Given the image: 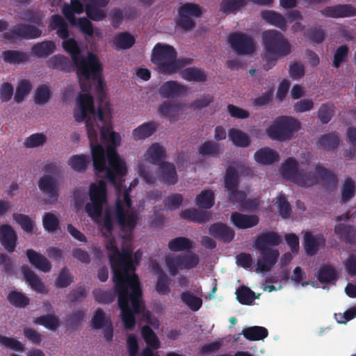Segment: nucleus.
<instances>
[{"instance_id": "1", "label": "nucleus", "mask_w": 356, "mask_h": 356, "mask_svg": "<svg viewBox=\"0 0 356 356\" xmlns=\"http://www.w3.org/2000/svg\"><path fill=\"white\" fill-rule=\"evenodd\" d=\"M81 88L86 93L79 95L74 117L78 122L86 120L94 170L97 176L104 177L111 184L119 186L127 172L125 163L116 150L121 141L120 135L111 131L102 108L99 107L96 113L90 86L81 83Z\"/></svg>"}, {"instance_id": "2", "label": "nucleus", "mask_w": 356, "mask_h": 356, "mask_svg": "<svg viewBox=\"0 0 356 356\" xmlns=\"http://www.w3.org/2000/svg\"><path fill=\"white\" fill-rule=\"evenodd\" d=\"M103 227L106 231L102 232L106 238L105 247L110 252V264L113 273V282L119 295V304L123 313V319L127 325L131 327L134 324L130 314L128 302L131 300L134 309L138 310V298L141 295V287L138 275L134 273L131 250L124 248L120 252L115 238L112 235L113 220L112 213L107 210L103 220Z\"/></svg>"}, {"instance_id": "3", "label": "nucleus", "mask_w": 356, "mask_h": 356, "mask_svg": "<svg viewBox=\"0 0 356 356\" xmlns=\"http://www.w3.org/2000/svg\"><path fill=\"white\" fill-rule=\"evenodd\" d=\"M261 43L264 53L262 59L265 62L264 69H272L280 58L289 55L291 44L288 39L280 31L274 29L266 30L261 33Z\"/></svg>"}, {"instance_id": "4", "label": "nucleus", "mask_w": 356, "mask_h": 356, "mask_svg": "<svg viewBox=\"0 0 356 356\" xmlns=\"http://www.w3.org/2000/svg\"><path fill=\"white\" fill-rule=\"evenodd\" d=\"M177 58V52L172 46L157 43L152 49L151 61L155 65L157 72L165 75L174 74L193 62L191 58Z\"/></svg>"}, {"instance_id": "5", "label": "nucleus", "mask_w": 356, "mask_h": 356, "mask_svg": "<svg viewBox=\"0 0 356 356\" xmlns=\"http://www.w3.org/2000/svg\"><path fill=\"white\" fill-rule=\"evenodd\" d=\"M79 79H98L96 91L98 100L102 103L106 98V92L104 90V83L102 79V66L97 56L92 52L88 54L87 57L81 56L73 63Z\"/></svg>"}, {"instance_id": "6", "label": "nucleus", "mask_w": 356, "mask_h": 356, "mask_svg": "<svg viewBox=\"0 0 356 356\" xmlns=\"http://www.w3.org/2000/svg\"><path fill=\"white\" fill-rule=\"evenodd\" d=\"M132 202L130 197V188L126 189L123 193V200L118 196L115 200L114 218L122 232H126L129 237H132L139 220L138 213L136 210H129Z\"/></svg>"}, {"instance_id": "7", "label": "nucleus", "mask_w": 356, "mask_h": 356, "mask_svg": "<svg viewBox=\"0 0 356 356\" xmlns=\"http://www.w3.org/2000/svg\"><path fill=\"white\" fill-rule=\"evenodd\" d=\"M282 175L300 187H310L318 183V177L313 172L307 171L298 167V163L293 157H289L282 164Z\"/></svg>"}, {"instance_id": "8", "label": "nucleus", "mask_w": 356, "mask_h": 356, "mask_svg": "<svg viewBox=\"0 0 356 356\" xmlns=\"http://www.w3.org/2000/svg\"><path fill=\"white\" fill-rule=\"evenodd\" d=\"M300 127V122L297 119L281 115L275 118L266 131L270 139L283 142L291 139L293 133L298 131Z\"/></svg>"}, {"instance_id": "9", "label": "nucleus", "mask_w": 356, "mask_h": 356, "mask_svg": "<svg viewBox=\"0 0 356 356\" xmlns=\"http://www.w3.org/2000/svg\"><path fill=\"white\" fill-rule=\"evenodd\" d=\"M48 29L49 31L56 30L58 36L65 40L63 42V47L71 55L73 63L81 56V50L76 41L74 38L67 39L70 35L68 25L62 16L58 14L51 15Z\"/></svg>"}, {"instance_id": "10", "label": "nucleus", "mask_w": 356, "mask_h": 356, "mask_svg": "<svg viewBox=\"0 0 356 356\" xmlns=\"http://www.w3.org/2000/svg\"><path fill=\"white\" fill-rule=\"evenodd\" d=\"M91 202L87 203L85 210L88 215L93 219L101 216L103 206L107 203L106 184L101 180L97 184H92L89 189Z\"/></svg>"}, {"instance_id": "11", "label": "nucleus", "mask_w": 356, "mask_h": 356, "mask_svg": "<svg viewBox=\"0 0 356 356\" xmlns=\"http://www.w3.org/2000/svg\"><path fill=\"white\" fill-rule=\"evenodd\" d=\"M199 261V257L195 253L177 256L168 255L165 259V265L172 276L177 275L179 269L189 270L196 267Z\"/></svg>"}, {"instance_id": "12", "label": "nucleus", "mask_w": 356, "mask_h": 356, "mask_svg": "<svg viewBox=\"0 0 356 356\" xmlns=\"http://www.w3.org/2000/svg\"><path fill=\"white\" fill-rule=\"evenodd\" d=\"M42 35V31L37 26L26 23H19L14 25L8 32L3 35L7 40H15L17 38L32 40L38 38Z\"/></svg>"}, {"instance_id": "13", "label": "nucleus", "mask_w": 356, "mask_h": 356, "mask_svg": "<svg viewBox=\"0 0 356 356\" xmlns=\"http://www.w3.org/2000/svg\"><path fill=\"white\" fill-rule=\"evenodd\" d=\"M228 42L233 51L238 55H248L255 51L253 38L243 33H233L229 35Z\"/></svg>"}, {"instance_id": "14", "label": "nucleus", "mask_w": 356, "mask_h": 356, "mask_svg": "<svg viewBox=\"0 0 356 356\" xmlns=\"http://www.w3.org/2000/svg\"><path fill=\"white\" fill-rule=\"evenodd\" d=\"M261 259L257 262L256 273L268 272L277 263L280 252L277 249L264 248L258 250Z\"/></svg>"}, {"instance_id": "15", "label": "nucleus", "mask_w": 356, "mask_h": 356, "mask_svg": "<svg viewBox=\"0 0 356 356\" xmlns=\"http://www.w3.org/2000/svg\"><path fill=\"white\" fill-rule=\"evenodd\" d=\"M325 238L321 234L313 235L310 232H306L303 236L302 245L307 255L316 254L321 248L325 245Z\"/></svg>"}, {"instance_id": "16", "label": "nucleus", "mask_w": 356, "mask_h": 356, "mask_svg": "<svg viewBox=\"0 0 356 356\" xmlns=\"http://www.w3.org/2000/svg\"><path fill=\"white\" fill-rule=\"evenodd\" d=\"M322 15L331 18L350 17L356 15V9L350 4H337L326 6L320 10Z\"/></svg>"}, {"instance_id": "17", "label": "nucleus", "mask_w": 356, "mask_h": 356, "mask_svg": "<svg viewBox=\"0 0 356 356\" xmlns=\"http://www.w3.org/2000/svg\"><path fill=\"white\" fill-rule=\"evenodd\" d=\"M188 90L187 86L176 81L164 82L159 89V94L163 98L172 99L184 96Z\"/></svg>"}, {"instance_id": "18", "label": "nucleus", "mask_w": 356, "mask_h": 356, "mask_svg": "<svg viewBox=\"0 0 356 356\" xmlns=\"http://www.w3.org/2000/svg\"><path fill=\"white\" fill-rule=\"evenodd\" d=\"M282 243L281 236L274 231H267L259 234L254 241V248L257 250L271 248Z\"/></svg>"}, {"instance_id": "19", "label": "nucleus", "mask_w": 356, "mask_h": 356, "mask_svg": "<svg viewBox=\"0 0 356 356\" xmlns=\"http://www.w3.org/2000/svg\"><path fill=\"white\" fill-rule=\"evenodd\" d=\"M17 240V234L10 225L6 224L0 226V242L8 252L15 251Z\"/></svg>"}, {"instance_id": "20", "label": "nucleus", "mask_w": 356, "mask_h": 356, "mask_svg": "<svg viewBox=\"0 0 356 356\" xmlns=\"http://www.w3.org/2000/svg\"><path fill=\"white\" fill-rule=\"evenodd\" d=\"M158 176L159 180L167 185H175L178 182L175 165L168 161L159 163Z\"/></svg>"}, {"instance_id": "21", "label": "nucleus", "mask_w": 356, "mask_h": 356, "mask_svg": "<svg viewBox=\"0 0 356 356\" xmlns=\"http://www.w3.org/2000/svg\"><path fill=\"white\" fill-rule=\"evenodd\" d=\"M230 220L236 228L245 229L257 225L259 218L257 215H248L234 211L231 214Z\"/></svg>"}, {"instance_id": "22", "label": "nucleus", "mask_w": 356, "mask_h": 356, "mask_svg": "<svg viewBox=\"0 0 356 356\" xmlns=\"http://www.w3.org/2000/svg\"><path fill=\"white\" fill-rule=\"evenodd\" d=\"M141 298H142V294L140 295V298H138V310H136V311L134 309V307H133V304H132L131 300H130L128 302V305H129L128 307L129 308L130 314L132 315V317H133V319H134V324H133V326L131 327H128L126 323H125L126 321H124V319H123V313H122L121 307H120V311H121L122 321L123 322L124 328L127 329V330H133L134 328L135 325H136L135 315L140 314V313H142V314H143V319L145 322L152 325L153 326H155L156 325H158V321H156L155 322H154L152 321V316L150 312L148 311V310H145L144 309V307L142 306V303L143 302L141 301Z\"/></svg>"}, {"instance_id": "23", "label": "nucleus", "mask_w": 356, "mask_h": 356, "mask_svg": "<svg viewBox=\"0 0 356 356\" xmlns=\"http://www.w3.org/2000/svg\"><path fill=\"white\" fill-rule=\"evenodd\" d=\"M334 233L337 238L346 243H356V228L352 225L338 223L334 226Z\"/></svg>"}, {"instance_id": "24", "label": "nucleus", "mask_w": 356, "mask_h": 356, "mask_svg": "<svg viewBox=\"0 0 356 356\" xmlns=\"http://www.w3.org/2000/svg\"><path fill=\"white\" fill-rule=\"evenodd\" d=\"M209 233L215 238L220 239L225 243L231 242L235 236V232L222 222L212 224L209 227Z\"/></svg>"}, {"instance_id": "25", "label": "nucleus", "mask_w": 356, "mask_h": 356, "mask_svg": "<svg viewBox=\"0 0 356 356\" xmlns=\"http://www.w3.org/2000/svg\"><path fill=\"white\" fill-rule=\"evenodd\" d=\"M29 263L35 268L44 273H49L51 270L50 261L42 254L33 249H28L26 252Z\"/></svg>"}, {"instance_id": "26", "label": "nucleus", "mask_w": 356, "mask_h": 356, "mask_svg": "<svg viewBox=\"0 0 356 356\" xmlns=\"http://www.w3.org/2000/svg\"><path fill=\"white\" fill-rule=\"evenodd\" d=\"M40 190L50 198L58 197V187L56 180L49 175H44L38 181Z\"/></svg>"}, {"instance_id": "27", "label": "nucleus", "mask_w": 356, "mask_h": 356, "mask_svg": "<svg viewBox=\"0 0 356 356\" xmlns=\"http://www.w3.org/2000/svg\"><path fill=\"white\" fill-rule=\"evenodd\" d=\"M154 271L157 275L155 284V290L160 295H168L170 292V279L163 270L156 264L153 267Z\"/></svg>"}, {"instance_id": "28", "label": "nucleus", "mask_w": 356, "mask_h": 356, "mask_svg": "<svg viewBox=\"0 0 356 356\" xmlns=\"http://www.w3.org/2000/svg\"><path fill=\"white\" fill-rule=\"evenodd\" d=\"M179 216L181 218L188 221L204 223L210 220L211 214L207 211L198 210L197 209L192 208L181 211Z\"/></svg>"}, {"instance_id": "29", "label": "nucleus", "mask_w": 356, "mask_h": 356, "mask_svg": "<svg viewBox=\"0 0 356 356\" xmlns=\"http://www.w3.org/2000/svg\"><path fill=\"white\" fill-rule=\"evenodd\" d=\"M181 110V104L179 102L165 101L159 107L161 115L168 118L170 122L178 120L179 111Z\"/></svg>"}, {"instance_id": "30", "label": "nucleus", "mask_w": 356, "mask_h": 356, "mask_svg": "<svg viewBox=\"0 0 356 356\" xmlns=\"http://www.w3.org/2000/svg\"><path fill=\"white\" fill-rule=\"evenodd\" d=\"M144 156L149 163L159 165L161 162H165V150L158 143H154L148 147Z\"/></svg>"}, {"instance_id": "31", "label": "nucleus", "mask_w": 356, "mask_h": 356, "mask_svg": "<svg viewBox=\"0 0 356 356\" xmlns=\"http://www.w3.org/2000/svg\"><path fill=\"white\" fill-rule=\"evenodd\" d=\"M22 272L25 281L31 288L38 293L45 292V286L40 278L28 266L22 267Z\"/></svg>"}, {"instance_id": "32", "label": "nucleus", "mask_w": 356, "mask_h": 356, "mask_svg": "<svg viewBox=\"0 0 356 356\" xmlns=\"http://www.w3.org/2000/svg\"><path fill=\"white\" fill-rule=\"evenodd\" d=\"M48 65L54 70L65 72H70L74 68L73 62L72 63L67 57L60 54L52 56L48 60Z\"/></svg>"}, {"instance_id": "33", "label": "nucleus", "mask_w": 356, "mask_h": 356, "mask_svg": "<svg viewBox=\"0 0 356 356\" xmlns=\"http://www.w3.org/2000/svg\"><path fill=\"white\" fill-rule=\"evenodd\" d=\"M157 127L158 124L154 121L145 122L133 130V138L140 140L149 138L154 134Z\"/></svg>"}, {"instance_id": "34", "label": "nucleus", "mask_w": 356, "mask_h": 356, "mask_svg": "<svg viewBox=\"0 0 356 356\" xmlns=\"http://www.w3.org/2000/svg\"><path fill=\"white\" fill-rule=\"evenodd\" d=\"M255 161L263 165H270L279 161V154L269 147L258 149L254 155Z\"/></svg>"}, {"instance_id": "35", "label": "nucleus", "mask_w": 356, "mask_h": 356, "mask_svg": "<svg viewBox=\"0 0 356 356\" xmlns=\"http://www.w3.org/2000/svg\"><path fill=\"white\" fill-rule=\"evenodd\" d=\"M340 143L338 133L336 131L322 135L317 140L318 148L330 151L337 148Z\"/></svg>"}, {"instance_id": "36", "label": "nucleus", "mask_w": 356, "mask_h": 356, "mask_svg": "<svg viewBox=\"0 0 356 356\" xmlns=\"http://www.w3.org/2000/svg\"><path fill=\"white\" fill-rule=\"evenodd\" d=\"M262 19L270 24L285 31L286 30V21L283 15L273 10H264L261 13Z\"/></svg>"}, {"instance_id": "37", "label": "nucleus", "mask_w": 356, "mask_h": 356, "mask_svg": "<svg viewBox=\"0 0 356 356\" xmlns=\"http://www.w3.org/2000/svg\"><path fill=\"white\" fill-rule=\"evenodd\" d=\"M85 10L83 5L79 0H72L70 5L65 3L63 8V13L71 24H74L76 17L74 14H81Z\"/></svg>"}, {"instance_id": "38", "label": "nucleus", "mask_w": 356, "mask_h": 356, "mask_svg": "<svg viewBox=\"0 0 356 356\" xmlns=\"http://www.w3.org/2000/svg\"><path fill=\"white\" fill-rule=\"evenodd\" d=\"M356 193V183L350 177H347L341 186V204L348 202Z\"/></svg>"}, {"instance_id": "39", "label": "nucleus", "mask_w": 356, "mask_h": 356, "mask_svg": "<svg viewBox=\"0 0 356 356\" xmlns=\"http://www.w3.org/2000/svg\"><path fill=\"white\" fill-rule=\"evenodd\" d=\"M55 49L56 44L54 41L45 40L35 44L31 48V51L38 58H44L53 54Z\"/></svg>"}, {"instance_id": "40", "label": "nucleus", "mask_w": 356, "mask_h": 356, "mask_svg": "<svg viewBox=\"0 0 356 356\" xmlns=\"http://www.w3.org/2000/svg\"><path fill=\"white\" fill-rule=\"evenodd\" d=\"M228 136L233 144L240 147H247L250 145V136L243 131L232 128L228 131Z\"/></svg>"}, {"instance_id": "41", "label": "nucleus", "mask_w": 356, "mask_h": 356, "mask_svg": "<svg viewBox=\"0 0 356 356\" xmlns=\"http://www.w3.org/2000/svg\"><path fill=\"white\" fill-rule=\"evenodd\" d=\"M1 57L6 63L17 65L29 60V55L17 50H6L2 52Z\"/></svg>"}, {"instance_id": "42", "label": "nucleus", "mask_w": 356, "mask_h": 356, "mask_svg": "<svg viewBox=\"0 0 356 356\" xmlns=\"http://www.w3.org/2000/svg\"><path fill=\"white\" fill-rule=\"evenodd\" d=\"M181 75L184 79L188 81L203 82L207 80V74L204 70L195 67L183 70Z\"/></svg>"}, {"instance_id": "43", "label": "nucleus", "mask_w": 356, "mask_h": 356, "mask_svg": "<svg viewBox=\"0 0 356 356\" xmlns=\"http://www.w3.org/2000/svg\"><path fill=\"white\" fill-rule=\"evenodd\" d=\"M242 333L244 337L249 341L263 340L268 335V330L261 326H252L245 328Z\"/></svg>"}, {"instance_id": "44", "label": "nucleus", "mask_w": 356, "mask_h": 356, "mask_svg": "<svg viewBox=\"0 0 356 356\" xmlns=\"http://www.w3.org/2000/svg\"><path fill=\"white\" fill-rule=\"evenodd\" d=\"M222 151L219 143L213 140H208L202 143L198 148V152L203 156L218 157Z\"/></svg>"}, {"instance_id": "45", "label": "nucleus", "mask_w": 356, "mask_h": 356, "mask_svg": "<svg viewBox=\"0 0 356 356\" xmlns=\"http://www.w3.org/2000/svg\"><path fill=\"white\" fill-rule=\"evenodd\" d=\"M315 169L325 186L335 187L337 186V178L333 172L321 165H317Z\"/></svg>"}, {"instance_id": "46", "label": "nucleus", "mask_w": 356, "mask_h": 356, "mask_svg": "<svg viewBox=\"0 0 356 356\" xmlns=\"http://www.w3.org/2000/svg\"><path fill=\"white\" fill-rule=\"evenodd\" d=\"M317 279L321 284H329L337 279V272L331 266L323 265L318 271Z\"/></svg>"}, {"instance_id": "47", "label": "nucleus", "mask_w": 356, "mask_h": 356, "mask_svg": "<svg viewBox=\"0 0 356 356\" xmlns=\"http://www.w3.org/2000/svg\"><path fill=\"white\" fill-rule=\"evenodd\" d=\"M136 42L135 38L128 32H122L114 38V46L116 49L131 48Z\"/></svg>"}, {"instance_id": "48", "label": "nucleus", "mask_w": 356, "mask_h": 356, "mask_svg": "<svg viewBox=\"0 0 356 356\" xmlns=\"http://www.w3.org/2000/svg\"><path fill=\"white\" fill-rule=\"evenodd\" d=\"M180 298L191 311H198L202 305L201 298L194 296L191 291H186L181 293Z\"/></svg>"}, {"instance_id": "49", "label": "nucleus", "mask_w": 356, "mask_h": 356, "mask_svg": "<svg viewBox=\"0 0 356 356\" xmlns=\"http://www.w3.org/2000/svg\"><path fill=\"white\" fill-rule=\"evenodd\" d=\"M215 195L211 190H204L196 196L195 203L202 209H209L214 204Z\"/></svg>"}, {"instance_id": "50", "label": "nucleus", "mask_w": 356, "mask_h": 356, "mask_svg": "<svg viewBox=\"0 0 356 356\" xmlns=\"http://www.w3.org/2000/svg\"><path fill=\"white\" fill-rule=\"evenodd\" d=\"M114 289L115 291H104L100 289H97L93 290L92 294L94 296V298L96 302L99 303H103V304H109L112 302L115 297V295H118V297L119 298L118 293L116 291L115 289V284H114ZM118 306L120 307V304L118 303Z\"/></svg>"}, {"instance_id": "51", "label": "nucleus", "mask_w": 356, "mask_h": 356, "mask_svg": "<svg viewBox=\"0 0 356 356\" xmlns=\"http://www.w3.org/2000/svg\"><path fill=\"white\" fill-rule=\"evenodd\" d=\"M141 334L147 343V347H150L154 350L160 347L159 338L149 326H143L141 329Z\"/></svg>"}, {"instance_id": "52", "label": "nucleus", "mask_w": 356, "mask_h": 356, "mask_svg": "<svg viewBox=\"0 0 356 356\" xmlns=\"http://www.w3.org/2000/svg\"><path fill=\"white\" fill-rule=\"evenodd\" d=\"M97 3H88L85 6V12L88 17L93 21L99 22L106 17V12Z\"/></svg>"}, {"instance_id": "53", "label": "nucleus", "mask_w": 356, "mask_h": 356, "mask_svg": "<svg viewBox=\"0 0 356 356\" xmlns=\"http://www.w3.org/2000/svg\"><path fill=\"white\" fill-rule=\"evenodd\" d=\"M239 180L236 170L233 166H228L225 175L224 186L227 191L237 188Z\"/></svg>"}, {"instance_id": "54", "label": "nucleus", "mask_w": 356, "mask_h": 356, "mask_svg": "<svg viewBox=\"0 0 356 356\" xmlns=\"http://www.w3.org/2000/svg\"><path fill=\"white\" fill-rule=\"evenodd\" d=\"M236 294L237 300L242 305H250L256 298L255 293L245 286H240Z\"/></svg>"}, {"instance_id": "55", "label": "nucleus", "mask_w": 356, "mask_h": 356, "mask_svg": "<svg viewBox=\"0 0 356 356\" xmlns=\"http://www.w3.org/2000/svg\"><path fill=\"white\" fill-rule=\"evenodd\" d=\"M192 246L191 241L184 236L177 237L170 240L168 243V248L172 252L190 250Z\"/></svg>"}, {"instance_id": "56", "label": "nucleus", "mask_w": 356, "mask_h": 356, "mask_svg": "<svg viewBox=\"0 0 356 356\" xmlns=\"http://www.w3.org/2000/svg\"><path fill=\"white\" fill-rule=\"evenodd\" d=\"M7 299L15 307H25L29 304V298L17 291H11L8 294Z\"/></svg>"}, {"instance_id": "57", "label": "nucleus", "mask_w": 356, "mask_h": 356, "mask_svg": "<svg viewBox=\"0 0 356 356\" xmlns=\"http://www.w3.org/2000/svg\"><path fill=\"white\" fill-rule=\"evenodd\" d=\"M35 323L52 331H56L60 325L58 317L54 314L41 316L36 319Z\"/></svg>"}, {"instance_id": "58", "label": "nucleus", "mask_w": 356, "mask_h": 356, "mask_svg": "<svg viewBox=\"0 0 356 356\" xmlns=\"http://www.w3.org/2000/svg\"><path fill=\"white\" fill-rule=\"evenodd\" d=\"M247 0H222L220 3V11L228 15L234 13L246 4Z\"/></svg>"}, {"instance_id": "59", "label": "nucleus", "mask_w": 356, "mask_h": 356, "mask_svg": "<svg viewBox=\"0 0 356 356\" xmlns=\"http://www.w3.org/2000/svg\"><path fill=\"white\" fill-rule=\"evenodd\" d=\"M334 115V105L332 103L323 104L318 111V118L323 124H327Z\"/></svg>"}, {"instance_id": "60", "label": "nucleus", "mask_w": 356, "mask_h": 356, "mask_svg": "<svg viewBox=\"0 0 356 356\" xmlns=\"http://www.w3.org/2000/svg\"><path fill=\"white\" fill-rule=\"evenodd\" d=\"M89 162V156L84 154L74 155L68 161L69 165L75 171L85 170Z\"/></svg>"}, {"instance_id": "61", "label": "nucleus", "mask_w": 356, "mask_h": 356, "mask_svg": "<svg viewBox=\"0 0 356 356\" xmlns=\"http://www.w3.org/2000/svg\"><path fill=\"white\" fill-rule=\"evenodd\" d=\"M31 90V84L29 80H21L16 88V92L14 95V100L17 103H21L25 97L29 93Z\"/></svg>"}, {"instance_id": "62", "label": "nucleus", "mask_w": 356, "mask_h": 356, "mask_svg": "<svg viewBox=\"0 0 356 356\" xmlns=\"http://www.w3.org/2000/svg\"><path fill=\"white\" fill-rule=\"evenodd\" d=\"M13 219L24 232L32 233L33 231L35 222L29 216L22 213H14Z\"/></svg>"}, {"instance_id": "63", "label": "nucleus", "mask_w": 356, "mask_h": 356, "mask_svg": "<svg viewBox=\"0 0 356 356\" xmlns=\"http://www.w3.org/2000/svg\"><path fill=\"white\" fill-rule=\"evenodd\" d=\"M305 36L312 42L320 44L324 40L325 33L321 26H314L309 29L305 33Z\"/></svg>"}, {"instance_id": "64", "label": "nucleus", "mask_w": 356, "mask_h": 356, "mask_svg": "<svg viewBox=\"0 0 356 356\" xmlns=\"http://www.w3.org/2000/svg\"><path fill=\"white\" fill-rule=\"evenodd\" d=\"M47 136L43 133L33 134L27 137L24 145L27 148H33L42 146L47 142Z\"/></svg>"}]
</instances>
